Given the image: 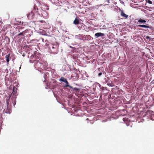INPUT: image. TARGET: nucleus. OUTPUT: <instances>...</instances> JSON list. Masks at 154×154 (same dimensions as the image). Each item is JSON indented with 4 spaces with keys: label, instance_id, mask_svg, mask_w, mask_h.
<instances>
[{
    "label": "nucleus",
    "instance_id": "nucleus-7",
    "mask_svg": "<svg viewBox=\"0 0 154 154\" xmlns=\"http://www.w3.org/2000/svg\"><path fill=\"white\" fill-rule=\"evenodd\" d=\"M79 21L78 18H76L73 21V23L75 25L79 24Z\"/></svg>",
    "mask_w": 154,
    "mask_h": 154
},
{
    "label": "nucleus",
    "instance_id": "nucleus-11",
    "mask_svg": "<svg viewBox=\"0 0 154 154\" xmlns=\"http://www.w3.org/2000/svg\"><path fill=\"white\" fill-rule=\"evenodd\" d=\"M137 26L138 27H143L145 28H149V26H148L145 25H138Z\"/></svg>",
    "mask_w": 154,
    "mask_h": 154
},
{
    "label": "nucleus",
    "instance_id": "nucleus-15",
    "mask_svg": "<svg viewBox=\"0 0 154 154\" xmlns=\"http://www.w3.org/2000/svg\"><path fill=\"white\" fill-rule=\"evenodd\" d=\"M5 39H7V40H8V42H10V38H9V37H8L7 36H6L5 37Z\"/></svg>",
    "mask_w": 154,
    "mask_h": 154
},
{
    "label": "nucleus",
    "instance_id": "nucleus-12",
    "mask_svg": "<svg viewBox=\"0 0 154 154\" xmlns=\"http://www.w3.org/2000/svg\"><path fill=\"white\" fill-rule=\"evenodd\" d=\"M138 22L139 23H145L146 22V21L145 20H143L142 19H140L138 20Z\"/></svg>",
    "mask_w": 154,
    "mask_h": 154
},
{
    "label": "nucleus",
    "instance_id": "nucleus-21",
    "mask_svg": "<svg viewBox=\"0 0 154 154\" xmlns=\"http://www.w3.org/2000/svg\"><path fill=\"white\" fill-rule=\"evenodd\" d=\"M13 93H14V88H15V87H14H14H13Z\"/></svg>",
    "mask_w": 154,
    "mask_h": 154
},
{
    "label": "nucleus",
    "instance_id": "nucleus-22",
    "mask_svg": "<svg viewBox=\"0 0 154 154\" xmlns=\"http://www.w3.org/2000/svg\"><path fill=\"white\" fill-rule=\"evenodd\" d=\"M149 38V37H148V36H147L146 37V38Z\"/></svg>",
    "mask_w": 154,
    "mask_h": 154
},
{
    "label": "nucleus",
    "instance_id": "nucleus-19",
    "mask_svg": "<svg viewBox=\"0 0 154 154\" xmlns=\"http://www.w3.org/2000/svg\"><path fill=\"white\" fill-rule=\"evenodd\" d=\"M106 1L108 3H110L109 0H106Z\"/></svg>",
    "mask_w": 154,
    "mask_h": 154
},
{
    "label": "nucleus",
    "instance_id": "nucleus-1",
    "mask_svg": "<svg viewBox=\"0 0 154 154\" xmlns=\"http://www.w3.org/2000/svg\"><path fill=\"white\" fill-rule=\"evenodd\" d=\"M45 45L48 47L51 53L56 54L58 53L59 44L57 42H49L48 44H46Z\"/></svg>",
    "mask_w": 154,
    "mask_h": 154
},
{
    "label": "nucleus",
    "instance_id": "nucleus-14",
    "mask_svg": "<svg viewBox=\"0 0 154 154\" xmlns=\"http://www.w3.org/2000/svg\"><path fill=\"white\" fill-rule=\"evenodd\" d=\"M39 41H42V42H44V39L43 38H40L39 39Z\"/></svg>",
    "mask_w": 154,
    "mask_h": 154
},
{
    "label": "nucleus",
    "instance_id": "nucleus-20",
    "mask_svg": "<svg viewBox=\"0 0 154 154\" xmlns=\"http://www.w3.org/2000/svg\"><path fill=\"white\" fill-rule=\"evenodd\" d=\"M101 89L102 90H104V88L103 87H102V88H101Z\"/></svg>",
    "mask_w": 154,
    "mask_h": 154
},
{
    "label": "nucleus",
    "instance_id": "nucleus-10",
    "mask_svg": "<svg viewBox=\"0 0 154 154\" xmlns=\"http://www.w3.org/2000/svg\"><path fill=\"white\" fill-rule=\"evenodd\" d=\"M66 80V79L64 77H61V78L59 79V81L63 82H65Z\"/></svg>",
    "mask_w": 154,
    "mask_h": 154
},
{
    "label": "nucleus",
    "instance_id": "nucleus-6",
    "mask_svg": "<svg viewBox=\"0 0 154 154\" xmlns=\"http://www.w3.org/2000/svg\"><path fill=\"white\" fill-rule=\"evenodd\" d=\"M104 34L102 33L101 32H97L95 34V36L97 37H99L100 36H104Z\"/></svg>",
    "mask_w": 154,
    "mask_h": 154
},
{
    "label": "nucleus",
    "instance_id": "nucleus-16",
    "mask_svg": "<svg viewBox=\"0 0 154 154\" xmlns=\"http://www.w3.org/2000/svg\"><path fill=\"white\" fill-rule=\"evenodd\" d=\"M147 3L150 4H152V2L149 0H148L147 1Z\"/></svg>",
    "mask_w": 154,
    "mask_h": 154
},
{
    "label": "nucleus",
    "instance_id": "nucleus-23",
    "mask_svg": "<svg viewBox=\"0 0 154 154\" xmlns=\"http://www.w3.org/2000/svg\"><path fill=\"white\" fill-rule=\"evenodd\" d=\"M8 26H11V25H9Z\"/></svg>",
    "mask_w": 154,
    "mask_h": 154
},
{
    "label": "nucleus",
    "instance_id": "nucleus-13",
    "mask_svg": "<svg viewBox=\"0 0 154 154\" xmlns=\"http://www.w3.org/2000/svg\"><path fill=\"white\" fill-rule=\"evenodd\" d=\"M38 22L39 23H42L43 25H45L46 24V22L44 20H39Z\"/></svg>",
    "mask_w": 154,
    "mask_h": 154
},
{
    "label": "nucleus",
    "instance_id": "nucleus-8",
    "mask_svg": "<svg viewBox=\"0 0 154 154\" xmlns=\"http://www.w3.org/2000/svg\"><path fill=\"white\" fill-rule=\"evenodd\" d=\"M10 56V54H7L5 56V58L6 59V61L7 62V63L8 64V62L9 61V57Z\"/></svg>",
    "mask_w": 154,
    "mask_h": 154
},
{
    "label": "nucleus",
    "instance_id": "nucleus-24",
    "mask_svg": "<svg viewBox=\"0 0 154 154\" xmlns=\"http://www.w3.org/2000/svg\"><path fill=\"white\" fill-rule=\"evenodd\" d=\"M91 123V124H93V123Z\"/></svg>",
    "mask_w": 154,
    "mask_h": 154
},
{
    "label": "nucleus",
    "instance_id": "nucleus-26",
    "mask_svg": "<svg viewBox=\"0 0 154 154\" xmlns=\"http://www.w3.org/2000/svg\"><path fill=\"white\" fill-rule=\"evenodd\" d=\"M88 120V119H87V120Z\"/></svg>",
    "mask_w": 154,
    "mask_h": 154
},
{
    "label": "nucleus",
    "instance_id": "nucleus-18",
    "mask_svg": "<svg viewBox=\"0 0 154 154\" xmlns=\"http://www.w3.org/2000/svg\"><path fill=\"white\" fill-rule=\"evenodd\" d=\"M102 72H100L99 73V74H98V76H101L102 75Z\"/></svg>",
    "mask_w": 154,
    "mask_h": 154
},
{
    "label": "nucleus",
    "instance_id": "nucleus-17",
    "mask_svg": "<svg viewBox=\"0 0 154 154\" xmlns=\"http://www.w3.org/2000/svg\"><path fill=\"white\" fill-rule=\"evenodd\" d=\"M23 32H20V33L19 34H18V35H23Z\"/></svg>",
    "mask_w": 154,
    "mask_h": 154
},
{
    "label": "nucleus",
    "instance_id": "nucleus-2",
    "mask_svg": "<svg viewBox=\"0 0 154 154\" xmlns=\"http://www.w3.org/2000/svg\"><path fill=\"white\" fill-rule=\"evenodd\" d=\"M27 16L29 19L32 20L34 17V14L31 11L27 14Z\"/></svg>",
    "mask_w": 154,
    "mask_h": 154
},
{
    "label": "nucleus",
    "instance_id": "nucleus-25",
    "mask_svg": "<svg viewBox=\"0 0 154 154\" xmlns=\"http://www.w3.org/2000/svg\"><path fill=\"white\" fill-rule=\"evenodd\" d=\"M37 60H35V61H37Z\"/></svg>",
    "mask_w": 154,
    "mask_h": 154
},
{
    "label": "nucleus",
    "instance_id": "nucleus-3",
    "mask_svg": "<svg viewBox=\"0 0 154 154\" xmlns=\"http://www.w3.org/2000/svg\"><path fill=\"white\" fill-rule=\"evenodd\" d=\"M34 58L37 59H39L40 58V55L38 52L36 51L35 52L33 56Z\"/></svg>",
    "mask_w": 154,
    "mask_h": 154
},
{
    "label": "nucleus",
    "instance_id": "nucleus-4",
    "mask_svg": "<svg viewBox=\"0 0 154 154\" xmlns=\"http://www.w3.org/2000/svg\"><path fill=\"white\" fill-rule=\"evenodd\" d=\"M71 89L73 90V91L75 92V95L77 96H78L79 94V92L80 90V88H73L72 87V89Z\"/></svg>",
    "mask_w": 154,
    "mask_h": 154
},
{
    "label": "nucleus",
    "instance_id": "nucleus-5",
    "mask_svg": "<svg viewBox=\"0 0 154 154\" xmlns=\"http://www.w3.org/2000/svg\"><path fill=\"white\" fill-rule=\"evenodd\" d=\"M120 11L121 15L122 17H124L125 19L127 18L128 16V15L125 14L123 10H121Z\"/></svg>",
    "mask_w": 154,
    "mask_h": 154
},
{
    "label": "nucleus",
    "instance_id": "nucleus-9",
    "mask_svg": "<svg viewBox=\"0 0 154 154\" xmlns=\"http://www.w3.org/2000/svg\"><path fill=\"white\" fill-rule=\"evenodd\" d=\"M65 83L66 84V85L65 86L66 87H69L71 89H72V87L69 85V83L67 81V80L65 82Z\"/></svg>",
    "mask_w": 154,
    "mask_h": 154
}]
</instances>
